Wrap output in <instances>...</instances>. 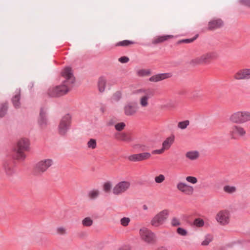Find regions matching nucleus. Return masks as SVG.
<instances>
[{
    "mask_svg": "<svg viewBox=\"0 0 250 250\" xmlns=\"http://www.w3.org/2000/svg\"><path fill=\"white\" fill-rule=\"evenodd\" d=\"M62 76L65 79L62 84L50 87L47 91V94L51 97H58L67 94L71 89L74 84L75 78L74 77L70 67L65 68L61 73Z\"/></svg>",
    "mask_w": 250,
    "mask_h": 250,
    "instance_id": "nucleus-1",
    "label": "nucleus"
},
{
    "mask_svg": "<svg viewBox=\"0 0 250 250\" xmlns=\"http://www.w3.org/2000/svg\"><path fill=\"white\" fill-rule=\"evenodd\" d=\"M62 76L65 79L62 84L50 87L47 91V94L51 97H58L67 94L71 89L74 84L75 78L74 77L70 67L65 68L61 73Z\"/></svg>",
    "mask_w": 250,
    "mask_h": 250,
    "instance_id": "nucleus-2",
    "label": "nucleus"
},
{
    "mask_svg": "<svg viewBox=\"0 0 250 250\" xmlns=\"http://www.w3.org/2000/svg\"><path fill=\"white\" fill-rule=\"evenodd\" d=\"M140 99V104L142 107H145L148 105V100L154 95V90L150 88H141L135 90Z\"/></svg>",
    "mask_w": 250,
    "mask_h": 250,
    "instance_id": "nucleus-3",
    "label": "nucleus"
},
{
    "mask_svg": "<svg viewBox=\"0 0 250 250\" xmlns=\"http://www.w3.org/2000/svg\"><path fill=\"white\" fill-rule=\"evenodd\" d=\"M29 146L28 139H21L18 142L17 147L14 149L13 157L19 160H23L25 158L24 152L28 150Z\"/></svg>",
    "mask_w": 250,
    "mask_h": 250,
    "instance_id": "nucleus-4",
    "label": "nucleus"
},
{
    "mask_svg": "<svg viewBox=\"0 0 250 250\" xmlns=\"http://www.w3.org/2000/svg\"><path fill=\"white\" fill-rule=\"evenodd\" d=\"M230 122L235 124H243L250 121V112L248 111H238L232 114L230 117Z\"/></svg>",
    "mask_w": 250,
    "mask_h": 250,
    "instance_id": "nucleus-5",
    "label": "nucleus"
},
{
    "mask_svg": "<svg viewBox=\"0 0 250 250\" xmlns=\"http://www.w3.org/2000/svg\"><path fill=\"white\" fill-rule=\"evenodd\" d=\"M71 123V116L66 114L62 117L58 126V132L60 135L64 136L69 129Z\"/></svg>",
    "mask_w": 250,
    "mask_h": 250,
    "instance_id": "nucleus-6",
    "label": "nucleus"
},
{
    "mask_svg": "<svg viewBox=\"0 0 250 250\" xmlns=\"http://www.w3.org/2000/svg\"><path fill=\"white\" fill-rule=\"evenodd\" d=\"M53 161L52 159H48L42 160L37 163L34 168V173L36 175H41L44 172L52 165Z\"/></svg>",
    "mask_w": 250,
    "mask_h": 250,
    "instance_id": "nucleus-7",
    "label": "nucleus"
},
{
    "mask_svg": "<svg viewBox=\"0 0 250 250\" xmlns=\"http://www.w3.org/2000/svg\"><path fill=\"white\" fill-rule=\"evenodd\" d=\"M169 211L167 209L163 210L157 213L151 220V224L155 227L163 225L167 219Z\"/></svg>",
    "mask_w": 250,
    "mask_h": 250,
    "instance_id": "nucleus-8",
    "label": "nucleus"
},
{
    "mask_svg": "<svg viewBox=\"0 0 250 250\" xmlns=\"http://www.w3.org/2000/svg\"><path fill=\"white\" fill-rule=\"evenodd\" d=\"M217 57V55L214 52H209L202 55L201 56L193 59L190 63L197 65L208 62L211 60Z\"/></svg>",
    "mask_w": 250,
    "mask_h": 250,
    "instance_id": "nucleus-9",
    "label": "nucleus"
},
{
    "mask_svg": "<svg viewBox=\"0 0 250 250\" xmlns=\"http://www.w3.org/2000/svg\"><path fill=\"white\" fill-rule=\"evenodd\" d=\"M140 235L142 240L147 244H153L155 242V235L146 228L140 229Z\"/></svg>",
    "mask_w": 250,
    "mask_h": 250,
    "instance_id": "nucleus-10",
    "label": "nucleus"
},
{
    "mask_svg": "<svg viewBox=\"0 0 250 250\" xmlns=\"http://www.w3.org/2000/svg\"><path fill=\"white\" fill-rule=\"evenodd\" d=\"M230 213L227 210H222L217 213L216 220L222 225H227L229 222Z\"/></svg>",
    "mask_w": 250,
    "mask_h": 250,
    "instance_id": "nucleus-11",
    "label": "nucleus"
},
{
    "mask_svg": "<svg viewBox=\"0 0 250 250\" xmlns=\"http://www.w3.org/2000/svg\"><path fill=\"white\" fill-rule=\"evenodd\" d=\"M130 183L128 181H122L116 184L113 188V193L115 195H119L125 192L130 187Z\"/></svg>",
    "mask_w": 250,
    "mask_h": 250,
    "instance_id": "nucleus-12",
    "label": "nucleus"
},
{
    "mask_svg": "<svg viewBox=\"0 0 250 250\" xmlns=\"http://www.w3.org/2000/svg\"><path fill=\"white\" fill-rule=\"evenodd\" d=\"M176 187L180 191L187 195H192L194 192L193 187L185 183L179 182Z\"/></svg>",
    "mask_w": 250,
    "mask_h": 250,
    "instance_id": "nucleus-13",
    "label": "nucleus"
},
{
    "mask_svg": "<svg viewBox=\"0 0 250 250\" xmlns=\"http://www.w3.org/2000/svg\"><path fill=\"white\" fill-rule=\"evenodd\" d=\"M150 157L151 154L150 153L144 152L131 155L128 157V159L132 162H138L148 159Z\"/></svg>",
    "mask_w": 250,
    "mask_h": 250,
    "instance_id": "nucleus-14",
    "label": "nucleus"
},
{
    "mask_svg": "<svg viewBox=\"0 0 250 250\" xmlns=\"http://www.w3.org/2000/svg\"><path fill=\"white\" fill-rule=\"evenodd\" d=\"M237 80L250 79V69H243L239 70L234 75Z\"/></svg>",
    "mask_w": 250,
    "mask_h": 250,
    "instance_id": "nucleus-15",
    "label": "nucleus"
},
{
    "mask_svg": "<svg viewBox=\"0 0 250 250\" xmlns=\"http://www.w3.org/2000/svg\"><path fill=\"white\" fill-rule=\"evenodd\" d=\"M224 25V22L221 19H216L208 22V29L212 31L220 28Z\"/></svg>",
    "mask_w": 250,
    "mask_h": 250,
    "instance_id": "nucleus-16",
    "label": "nucleus"
},
{
    "mask_svg": "<svg viewBox=\"0 0 250 250\" xmlns=\"http://www.w3.org/2000/svg\"><path fill=\"white\" fill-rule=\"evenodd\" d=\"M115 138L119 141H124L125 142H130L133 140L130 133L125 132H118L115 134Z\"/></svg>",
    "mask_w": 250,
    "mask_h": 250,
    "instance_id": "nucleus-17",
    "label": "nucleus"
},
{
    "mask_svg": "<svg viewBox=\"0 0 250 250\" xmlns=\"http://www.w3.org/2000/svg\"><path fill=\"white\" fill-rule=\"evenodd\" d=\"M137 105L132 103H128L124 107V112L126 116H132L137 112Z\"/></svg>",
    "mask_w": 250,
    "mask_h": 250,
    "instance_id": "nucleus-18",
    "label": "nucleus"
},
{
    "mask_svg": "<svg viewBox=\"0 0 250 250\" xmlns=\"http://www.w3.org/2000/svg\"><path fill=\"white\" fill-rule=\"evenodd\" d=\"M172 76V74L170 73H160L151 76L149 80L150 82H158L160 81L169 78Z\"/></svg>",
    "mask_w": 250,
    "mask_h": 250,
    "instance_id": "nucleus-19",
    "label": "nucleus"
},
{
    "mask_svg": "<svg viewBox=\"0 0 250 250\" xmlns=\"http://www.w3.org/2000/svg\"><path fill=\"white\" fill-rule=\"evenodd\" d=\"M3 168L6 174L8 176H11L15 172L13 163L12 161L4 162L3 164Z\"/></svg>",
    "mask_w": 250,
    "mask_h": 250,
    "instance_id": "nucleus-20",
    "label": "nucleus"
},
{
    "mask_svg": "<svg viewBox=\"0 0 250 250\" xmlns=\"http://www.w3.org/2000/svg\"><path fill=\"white\" fill-rule=\"evenodd\" d=\"M173 37L174 36L171 35L156 36L152 40V44L156 45L172 39Z\"/></svg>",
    "mask_w": 250,
    "mask_h": 250,
    "instance_id": "nucleus-21",
    "label": "nucleus"
},
{
    "mask_svg": "<svg viewBox=\"0 0 250 250\" xmlns=\"http://www.w3.org/2000/svg\"><path fill=\"white\" fill-rule=\"evenodd\" d=\"M231 132L232 134L240 136H244L246 133L245 129L242 126L238 125H233L231 127Z\"/></svg>",
    "mask_w": 250,
    "mask_h": 250,
    "instance_id": "nucleus-22",
    "label": "nucleus"
},
{
    "mask_svg": "<svg viewBox=\"0 0 250 250\" xmlns=\"http://www.w3.org/2000/svg\"><path fill=\"white\" fill-rule=\"evenodd\" d=\"M47 121L46 116V112L43 108H41L38 119V123L41 127H43L47 125Z\"/></svg>",
    "mask_w": 250,
    "mask_h": 250,
    "instance_id": "nucleus-23",
    "label": "nucleus"
},
{
    "mask_svg": "<svg viewBox=\"0 0 250 250\" xmlns=\"http://www.w3.org/2000/svg\"><path fill=\"white\" fill-rule=\"evenodd\" d=\"M174 140V136H170L167 138L163 143L162 147L165 149H168L172 144L173 143Z\"/></svg>",
    "mask_w": 250,
    "mask_h": 250,
    "instance_id": "nucleus-24",
    "label": "nucleus"
},
{
    "mask_svg": "<svg viewBox=\"0 0 250 250\" xmlns=\"http://www.w3.org/2000/svg\"><path fill=\"white\" fill-rule=\"evenodd\" d=\"M135 43V42L132 41L125 40H123V41H120V42H117L115 44V47H118V46L127 47V46H130L132 44H134Z\"/></svg>",
    "mask_w": 250,
    "mask_h": 250,
    "instance_id": "nucleus-25",
    "label": "nucleus"
},
{
    "mask_svg": "<svg viewBox=\"0 0 250 250\" xmlns=\"http://www.w3.org/2000/svg\"><path fill=\"white\" fill-rule=\"evenodd\" d=\"M199 156V152L197 151H188L186 154V157L192 161L196 160Z\"/></svg>",
    "mask_w": 250,
    "mask_h": 250,
    "instance_id": "nucleus-26",
    "label": "nucleus"
},
{
    "mask_svg": "<svg viewBox=\"0 0 250 250\" xmlns=\"http://www.w3.org/2000/svg\"><path fill=\"white\" fill-rule=\"evenodd\" d=\"M106 80L104 77H101L99 78L98 82L99 90L101 92L104 91L105 87Z\"/></svg>",
    "mask_w": 250,
    "mask_h": 250,
    "instance_id": "nucleus-27",
    "label": "nucleus"
},
{
    "mask_svg": "<svg viewBox=\"0 0 250 250\" xmlns=\"http://www.w3.org/2000/svg\"><path fill=\"white\" fill-rule=\"evenodd\" d=\"M20 92H18L13 97L12 99V103L16 108H18L20 106Z\"/></svg>",
    "mask_w": 250,
    "mask_h": 250,
    "instance_id": "nucleus-28",
    "label": "nucleus"
},
{
    "mask_svg": "<svg viewBox=\"0 0 250 250\" xmlns=\"http://www.w3.org/2000/svg\"><path fill=\"white\" fill-rule=\"evenodd\" d=\"M223 190L226 193L229 194H232L236 192V188L235 186H230L229 185H227L224 187Z\"/></svg>",
    "mask_w": 250,
    "mask_h": 250,
    "instance_id": "nucleus-29",
    "label": "nucleus"
},
{
    "mask_svg": "<svg viewBox=\"0 0 250 250\" xmlns=\"http://www.w3.org/2000/svg\"><path fill=\"white\" fill-rule=\"evenodd\" d=\"M8 109L7 104H2L0 105V118L3 117L6 114Z\"/></svg>",
    "mask_w": 250,
    "mask_h": 250,
    "instance_id": "nucleus-30",
    "label": "nucleus"
},
{
    "mask_svg": "<svg viewBox=\"0 0 250 250\" xmlns=\"http://www.w3.org/2000/svg\"><path fill=\"white\" fill-rule=\"evenodd\" d=\"M82 225L84 227H90L92 225L93 223V220L89 217L84 218L82 220Z\"/></svg>",
    "mask_w": 250,
    "mask_h": 250,
    "instance_id": "nucleus-31",
    "label": "nucleus"
},
{
    "mask_svg": "<svg viewBox=\"0 0 250 250\" xmlns=\"http://www.w3.org/2000/svg\"><path fill=\"white\" fill-rule=\"evenodd\" d=\"M99 194V191L98 190H93L88 192V196L90 199L93 200L96 198Z\"/></svg>",
    "mask_w": 250,
    "mask_h": 250,
    "instance_id": "nucleus-32",
    "label": "nucleus"
},
{
    "mask_svg": "<svg viewBox=\"0 0 250 250\" xmlns=\"http://www.w3.org/2000/svg\"><path fill=\"white\" fill-rule=\"evenodd\" d=\"M213 237L210 234H208L205 236V240L202 242V246H208L210 242L212 241Z\"/></svg>",
    "mask_w": 250,
    "mask_h": 250,
    "instance_id": "nucleus-33",
    "label": "nucleus"
},
{
    "mask_svg": "<svg viewBox=\"0 0 250 250\" xmlns=\"http://www.w3.org/2000/svg\"><path fill=\"white\" fill-rule=\"evenodd\" d=\"M205 224L204 221L200 218H196L193 222V224L197 227H202Z\"/></svg>",
    "mask_w": 250,
    "mask_h": 250,
    "instance_id": "nucleus-34",
    "label": "nucleus"
},
{
    "mask_svg": "<svg viewBox=\"0 0 250 250\" xmlns=\"http://www.w3.org/2000/svg\"><path fill=\"white\" fill-rule=\"evenodd\" d=\"M87 145L88 148L95 149L97 146L96 140L94 139H90L87 142Z\"/></svg>",
    "mask_w": 250,
    "mask_h": 250,
    "instance_id": "nucleus-35",
    "label": "nucleus"
},
{
    "mask_svg": "<svg viewBox=\"0 0 250 250\" xmlns=\"http://www.w3.org/2000/svg\"><path fill=\"white\" fill-rule=\"evenodd\" d=\"M189 124V122L188 120L180 122L178 124V127L182 129H184L187 127Z\"/></svg>",
    "mask_w": 250,
    "mask_h": 250,
    "instance_id": "nucleus-36",
    "label": "nucleus"
},
{
    "mask_svg": "<svg viewBox=\"0 0 250 250\" xmlns=\"http://www.w3.org/2000/svg\"><path fill=\"white\" fill-rule=\"evenodd\" d=\"M137 73L140 76H145L149 75L151 72L149 69H141L139 70Z\"/></svg>",
    "mask_w": 250,
    "mask_h": 250,
    "instance_id": "nucleus-37",
    "label": "nucleus"
},
{
    "mask_svg": "<svg viewBox=\"0 0 250 250\" xmlns=\"http://www.w3.org/2000/svg\"><path fill=\"white\" fill-rule=\"evenodd\" d=\"M197 37V35L195 37H193L191 39H183L177 42L178 44L182 43H188L193 42L194 40L196 39Z\"/></svg>",
    "mask_w": 250,
    "mask_h": 250,
    "instance_id": "nucleus-38",
    "label": "nucleus"
},
{
    "mask_svg": "<svg viewBox=\"0 0 250 250\" xmlns=\"http://www.w3.org/2000/svg\"><path fill=\"white\" fill-rule=\"evenodd\" d=\"M180 219L176 217H174L171 219V225L173 227H177L180 225Z\"/></svg>",
    "mask_w": 250,
    "mask_h": 250,
    "instance_id": "nucleus-39",
    "label": "nucleus"
},
{
    "mask_svg": "<svg viewBox=\"0 0 250 250\" xmlns=\"http://www.w3.org/2000/svg\"><path fill=\"white\" fill-rule=\"evenodd\" d=\"M125 123L124 122H121L115 125V128L116 130L118 131H121L125 128Z\"/></svg>",
    "mask_w": 250,
    "mask_h": 250,
    "instance_id": "nucleus-40",
    "label": "nucleus"
},
{
    "mask_svg": "<svg viewBox=\"0 0 250 250\" xmlns=\"http://www.w3.org/2000/svg\"><path fill=\"white\" fill-rule=\"evenodd\" d=\"M103 188L105 192H109L111 188V184L109 182L105 183Z\"/></svg>",
    "mask_w": 250,
    "mask_h": 250,
    "instance_id": "nucleus-41",
    "label": "nucleus"
},
{
    "mask_svg": "<svg viewBox=\"0 0 250 250\" xmlns=\"http://www.w3.org/2000/svg\"><path fill=\"white\" fill-rule=\"evenodd\" d=\"M130 220L128 217H123L121 219V224L124 227L128 226Z\"/></svg>",
    "mask_w": 250,
    "mask_h": 250,
    "instance_id": "nucleus-42",
    "label": "nucleus"
},
{
    "mask_svg": "<svg viewBox=\"0 0 250 250\" xmlns=\"http://www.w3.org/2000/svg\"><path fill=\"white\" fill-rule=\"evenodd\" d=\"M56 232L59 234L64 235L66 233V230L65 228L63 227H60L56 229Z\"/></svg>",
    "mask_w": 250,
    "mask_h": 250,
    "instance_id": "nucleus-43",
    "label": "nucleus"
},
{
    "mask_svg": "<svg viewBox=\"0 0 250 250\" xmlns=\"http://www.w3.org/2000/svg\"><path fill=\"white\" fill-rule=\"evenodd\" d=\"M187 182L194 184L197 182V179L193 176H187L186 178Z\"/></svg>",
    "mask_w": 250,
    "mask_h": 250,
    "instance_id": "nucleus-44",
    "label": "nucleus"
},
{
    "mask_svg": "<svg viewBox=\"0 0 250 250\" xmlns=\"http://www.w3.org/2000/svg\"><path fill=\"white\" fill-rule=\"evenodd\" d=\"M165 176L163 174H160L158 176L155 177V181L157 183H161L165 180Z\"/></svg>",
    "mask_w": 250,
    "mask_h": 250,
    "instance_id": "nucleus-45",
    "label": "nucleus"
},
{
    "mask_svg": "<svg viewBox=\"0 0 250 250\" xmlns=\"http://www.w3.org/2000/svg\"><path fill=\"white\" fill-rule=\"evenodd\" d=\"M122 97V93L120 91L116 92L113 95V99L116 101H118Z\"/></svg>",
    "mask_w": 250,
    "mask_h": 250,
    "instance_id": "nucleus-46",
    "label": "nucleus"
},
{
    "mask_svg": "<svg viewBox=\"0 0 250 250\" xmlns=\"http://www.w3.org/2000/svg\"><path fill=\"white\" fill-rule=\"evenodd\" d=\"M177 231L178 233L183 236H185L187 234V231L182 228H178L177 229Z\"/></svg>",
    "mask_w": 250,
    "mask_h": 250,
    "instance_id": "nucleus-47",
    "label": "nucleus"
},
{
    "mask_svg": "<svg viewBox=\"0 0 250 250\" xmlns=\"http://www.w3.org/2000/svg\"><path fill=\"white\" fill-rule=\"evenodd\" d=\"M119 61L121 63H126L129 61V58L125 56L122 57L119 59Z\"/></svg>",
    "mask_w": 250,
    "mask_h": 250,
    "instance_id": "nucleus-48",
    "label": "nucleus"
},
{
    "mask_svg": "<svg viewBox=\"0 0 250 250\" xmlns=\"http://www.w3.org/2000/svg\"><path fill=\"white\" fill-rule=\"evenodd\" d=\"M165 149L162 147L161 149H156L152 151V153L153 154H161L163 153Z\"/></svg>",
    "mask_w": 250,
    "mask_h": 250,
    "instance_id": "nucleus-49",
    "label": "nucleus"
},
{
    "mask_svg": "<svg viewBox=\"0 0 250 250\" xmlns=\"http://www.w3.org/2000/svg\"><path fill=\"white\" fill-rule=\"evenodd\" d=\"M239 2L242 4L250 7V0H240Z\"/></svg>",
    "mask_w": 250,
    "mask_h": 250,
    "instance_id": "nucleus-50",
    "label": "nucleus"
},
{
    "mask_svg": "<svg viewBox=\"0 0 250 250\" xmlns=\"http://www.w3.org/2000/svg\"><path fill=\"white\" fill-rule=\"evenodd\" d=\"M118 250H130V249L129 247H128L127 246H125V247H121Z\"/></svg>",
    "mask_w": 250,
    "mask_h": 250,
    "instance_id": "nucleus-51",
    "label": "nucleus"
},
{
    "mask_svg": "<svg viewBox=\"0 0 250 250\" xmlns=\"http://www.w3.org/2000/svg\"><path fill=\"white\" fill-rule=\"evenodd\" d=\"M155 250H167V248H166L165 247H161L157 248Z\"/></svg>",
    "mask_w": 250,
    "mask_h": 250,
    "instance_id": "nucleus-52",
    "label": "nucleus"
},
{
    "mask_svg": "<svg viewBox=\"0 0 250 250\" xmlns=\"http://www.w3.org/2000/svg\"><path fill=\"white\" fill-rule=\"evenodd\" d=\"M143 209H144V210H147V206H146V205H143Z\"/></svg>",
    "mask_w": 250,
    "mask_h": 250,
    "instance_id": "nucleus-53",
    "label": "nucleus"
},
{
    "mask_svg": "<svg viewBox=\"0 0 250 250\" xmlns=\"http://www.w3.org/2000/svg\"><path fill=\"white\" fill-rule=\"evenodd\" d=\"M195 93H196V92H194V93H193V95L194 97H195V96H196V95H195Z\"/></svg>",
    "mask_w": 250,
    "mask_h": 250,
    "instance_id": "nucleus-54",
    "label": "nucleus"
},
{
    "mask_svg": "<svg viewBox=\"0 0 250 250\" xmlns=\"http://www.w3.org/2000/svg\"><path fill=\"white\" fill-rule=\"evenodd\" d=\"M145 150V146H144V148L142 149V150Z\"/></svg>",
    "mask_w": 250,
    "mask_h": 250,
    "instance_id": "nucleus-55",
    "label": "nucleus"
}]
</instances>
